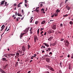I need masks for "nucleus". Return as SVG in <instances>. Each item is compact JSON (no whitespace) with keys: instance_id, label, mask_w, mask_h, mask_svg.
I'll use <instances>...</instances> for the list:
<instances>
[{"instance_id":"412c9836","label":"nucleus","mask_w":73,"mask_h":73,"mask_svg":"<svg viewBox=\"0 0 73 73\" xmlns=\"http://www.w3.org/2000/svg\"><path fill=\"white\" fill-rule=\"evenodd\" d=\"M41 11L42 12H43V13H45V12H44V9L42 8L41 9Z\"/></svg>"},{"instance_id":"de8ad7c7","label":"nucleus","mask_w":73,"mask_h":73,"mask_svg":"<svg viewBox=\"0 0 73 73\" xmlns=\"http://www.w3.org/2000/svg\"><path fill=\"white\" fill-rule=\"evenodd\" d=\"M42 53H45V51L44 50H42Z\"/></svg>"},{"instance_id":"b1692460","label":"nucleus","mask_w":73,"mask_h":73,"mask_svg":"<svg viewBox=\"0 0 73 73\" xmlns=\"http://www.w3.org/2000/svg\"><path fill=\"white\" fill-rule=\"evenodd\" d=\"M57 44V42H55L54 43L52 44V46H54L55 45H56Z\"/></svg>"},{"instance_id":"8fccbe9b","label":"nucleus","mask_w":73,"mask_h":73,"mask_svg":"<svg viewBox=\"0 0 73 73\" xmlns=\"http://www.w3.org/2000/svg\"><path fill=\"white\" fill-rule=\"evenodd\" d=\"M51 32L52 33H54V30H51Z\"/></svg>"},{"instance_id":"603ef678","label":"nucleus","mask_w":73,"mask_h":73,"mask_svg":"<svg viewBox=\"0 0 73 73\" xmlns=\"http://www.w3.org/2000/svg\"><path fill=\"white\" fill-rule=\"evenodd\" d=\"M44 33V32L43 31H42L41 33H40V34L42 35V34L43 33Z\"/></svg>"},{"instance_id":"9b49d317","label":"nucleus","mask_w":73,"mask_h":73,"mask_svg":"<svg viewBox=\"0 0 73 73\" xmlns=\"http://www.w3.org/2000/svg\"><path fill=\"white\" fill-rule=\"evenodd\" d=\"M52 29H54V30L56 29V25H53L52 27Z\"/></svg>"},{"instance_id":"e433bc0d","label":"nucleus","mask_w":73,"mask_h":73,"mask_svg":"<svg viewBox=\"0 0 73 73\" xmlns=\"http://www.w3.org/2000/svg\"><path fill=\"white\" fill-rule=\"evenodd\" d=\"M54 15H55V17H56L57 16H58V14L55 13L54 14Z\"/></svg>"},{"instance_id":"7ed1b4c3","label":"nucleus","mask_w":73,"mask_h":73,"mask_svg":"<svg viewBox=\"0 0 73 73\" xmlns=\"http://www.w3.org/2000/svg\"><path fill=\"white\" fill-rule=\"evenodd\" d=\"M36 40L37 41H38V38L37 36H35L34 38V42H36Z\"/></svg>"},{"instance_id":"2f4dec72","label":"nucleus","mask_w":73,"mask_h":73,"mask_svg":"<svg viewBox=\"0 0 73 73\" xmlns=\"http://www.w3.org/2000/svg\"><path fill=\"white\" fill-rule=\"evenodd\" d=\"M56 12H60V10H59V9H57L56 11Z\"/></svg>"},{"instance_id":"c85d7f7f","label":"nucleus","mask_w":73,"mask_h":73,"mask_svg":"<svg viewBox=\"0 0 73 73\" xmlns=\"http://www.w3.org/2000/svg\"><path fill=\"white\" fill-rule=\"evenodd\" d=\"M17 15L18 16H21V17H22V15H21V14L18 13Z\"/></svg>"},{"instance_id":"13d9d810","label":"nucleus","mask_w":73,"mask_h":73,"mask_svg":"<svg viewBox=\"0 0 73 73\" xmlns=\"http://www.w3.org/2000/svg\"><path fill=\"white\" fill-rule=\"evenodd\" d=\"M5 64H3V65H2V66H3V68L5 67Z\"/></svg>"},{"instance_id":"cd10ccee","label":"nucleus","mask_w":73,"mask_h":73,"mask_svg":"<svg viewBox=\"0 0 73 73\" xmlns=\"http://www.w3.org/2000/svg\"><path fill=\"white\" fill-rule=\"evenodd\" d=\"M69 24H70L71 25H72V24H73V21H70L69 22Z\"/></svg>"},{"instance_id":"338daca9","label":"nucleus","mask_w":73,"mask_h":73,"mask_svg":"<svg viewBox=\"0 0 73 73\" xmlns=\"http://www.w3.org/2000/svg\"><path fill=\"white\" fill-rule=\"evenodd\" d=\"M20 72H21V71H19L18 72H17V73H20Z\"/></svg>"},{"instance_id":"aec40b11","label":"nucleus","mask_w":73,"mask_h":73,"mask_svg":"<svg viewBox=\"0 0 73 73\" xmlns=\"http://www.w3.org/2000/svg\"><path fill=\"white\" fill-rule=\"evenodd\" d=\"M71 64L70 63L69 65V69H71Z\"/></svg>"},{"instance_id":"ddd939ff","label":"nucleus","mask_w":73,"mask_h":73,"mask_svg":"<svg viewBox=\"0 0 73 73\" xmlns=\"http://www.w3.org/2000/svg\"><path fill=\"white\" fill-rule=\"evenodd\" d=\"M2 61H8V60H7L5 58H2Z\"/></svg>"},{"instance_id":"1a4fd4ad","label":"nucleus","mask_w":73,"mask_h":73,"mask_svg":"<svg viewBox=\"0 0 73 73\" xmlns=\"http://www.w3.org/2000/svg\"><path fill=\"white\" fill-rule=\"evenodd\" d=\"M25 34V33H21V34L20 35V38H21V37H23V35H24Z\"/></svg>"},{"instance_id":"5fc2aeb1","label":"nucleus","mask_w":73,"mask_h":73,"mask_svg":"<svg viewBox=\"0 0 73 73\" xmlns=\"http://www.w3.org/2000/svg\"><path fill=\"white\" fill-rule=\"evenodd\" d=\"M59 73H62V72L61 70H59Z\"/></svg>"},{"instance_id":"393cba45","label":"nucleus","mask_w":73,"mask_h":73,"mask_svg":"<svg viewBox=\"0 0 73 73\" xmlns=\"http://www.w3.org/2000/svg\"><path fill=\"white\" fill-rule=\"evenodd\" d=\"M42 48H44V49H45V46H44V45H42V46H41V49H42Z\"/></svg>"},{"instance_id":"052dcab7","label":"nucleus","mask_w":73,"mask_h":73,"mask_svg":"<svg viewBox=\"0 0 73 73\" xmlns=\"http://www.w3.org/2000/svg\"><path fill=\"white\" fill-rule=\"evenodd\" d=\"M25 5L26 7H27V4H25Z\"/></svg>"},{"instance_id":"c756f323","label":"nucleus","mask_w":73,"mask_h":73,"mask_svg":"<svg viewBox=\"0 0 73 73\" xmlns=\"http://www.w3.org/2000/svg\"><path fill=\"white\" fill-rule=\"evenodd\" d=\"M38 21H36L35 22V24H36V25H37V24H38Z\"/></svg>"},{"instance_id":"37998d69","label":"nucleus","mask_w":73,"mask_h":73,"mask_svg":"<svg viewBox=\"0 0 73 73\" xmlns=\"http://www.w3.org/2000/svg\"><path fill=\"white\" fill-rule=\"evenodd\" d=\"M48 50H49V51H50V50H51V49L50 48H47Z\"/></svg>"},{"instance_id":"f8f14e48","label":"nucleus","mask_w":73,"mask_h":73,"mask_svg":"<svg viewBox=\"0 0 73 73\" xmlns=\"http://www.w3.org/2000/svg\"><path fill=\"white\" fill-rule=\"evenodd\" d=\"M4 28H5V26H4V25H3L1 27V31H3V29H4Z\"/></svg>"},{"instance_id":"774afa93","label":"nucleus","mask_w":73,"mask_h":73,"mask_svg":"<svg viewBox=\"0 0 73 73\" xmlns=\"http://www.w3.org/2000/svg\"><path fill=\"white\" fill-rule=\"evenodd\" d=\"M31 71H29L28 72V73H31Z\"/></svg>"},{"instance_id":"6ab92c4d","label":"nucleus","mask_w":73,"mask_h":73,"mask_svg":"<svg viewBox=\"0 0 73 73\" xmlns=\"http://www.w3.org/2000/svg\"><path fill=\"white\" fill-rule=\"evenodd\" d=\"M66 8L67 9H68V10H69V9H70V7L68 6V5L66 6Z\"/></svg>"},{"instance_id":"4be33fe9","label":"nucleus","mask_w":73,"mask_h":73,"mask_svg":"<svg viewBox=\"0 0 73 73\" xmlns=\"http://www.w3.org/2000/svg\"><path fill=\"white\" fill-rule=\"evenodd\" d=\"M5 56V57H7V58H8V57H7V56H8V54H5L4 56Z\"/></svg>"},{"instance_id":"4468645a","label":"nucleus","mask_w":73,"mask_h":73,"mask_svg":"<svg viewBox=\"0 0 73 73\" xmlns=\"http://www.w3.org/2000/svg\"><path fill=\"white\" fill-rule=\"evenodd\" d=\"M23 4L22 2L20 3L18 5H17V7L18 8H19V7H21V5H20V4Z\"/></svg>"},{"instance_id":"39448f33","label":"nucleus","mask_w":73,"mask_h":73,"mask_svg":"<svg viewBox=\"0 0 73 73\" xmlns=\"http://www.w3.org/2000/svg\"><path fill=\"white\" fill-rule=\"evenodd\" d=\"M43 45H44L45 46H47V47H49V45L46 43H43Z\"/></svg>"},{"instance_id":"dca6fc26","label":"nucleus","mask_w":73,"mask_h":73,"mask_svg":"<svg viewBox=\"0 0 73 73\" xmlns=\"http://www.w3.org/2000/svg\"><path fill=\"white\" fill-rule=\"evenodd\" d=\"M46 60L47 62H49V61H50V59H49V58H46Z\"/></svg>"},{"instance_id":"f704fd0d","label":"nucleus","mask_w":73,"mask_h":73,"mask_svg":"<svg viewBox=\"0 0 73 73\" xmlns=\"http://www.w3.org/2000/svg\"><path fill=\"white\" fill-rule=\"evenodd\" d=\"M14 7H16V6H17V5L16 4V3H15V4H14L13 5Z\"/></svg>"},{"instance_id":"bb28decb","label":"nucleus","mask_w":73,"mask_h":73,"mask_svg":"<svg viewBox=\"0 0 73 73\" xmlns=\"http://www.w3.org/2000/svg\"><path fill=\"white\" fill-rule=\"evenodd\" d=\"M31 46L30 45L28 44V48H27L28 50H29V49L31 48Z\"/></svg>"},{"instance_id":"72a5a7b5","label":"nucleus","mask_w":73,"mask_h":73,"mask_svg":"<svg viewBox=\"0 0 73 73\" xmlns=\"http://www.w3.org/2000/svg\"><path fill=\"white\" fill-rule=\"evenodd\" d=\"M8 57H11V54H8Z\"/></svg>"},{"instance_id":"49530a36","label":"nucleus","mask_w":73,"mask_h":73,"mask_svg":"<svg viewBox=\"0 0 73 73\" xmlns=\"http://www.w3.org/2000/svg\"><path fill=\"white\" fill-rule=\"evenodd\" d=\"M39 10H38L37 9H36V11L38 13V12Z\"/></svg>"},{"instance_id":"4d7b16f0","label":"nucleus","mask_w":73,"mask_h":73,"mask_svg":"<svg viewBox=\"0 0 73 73\" xmlns=\"http://www.w3.org/2000/svg\"><path fill=\"white\" fill-rule=\"evenodd\" d=\"M60 66H61V65H62V62H60Z\"/></svg>"},{"instance_id":"3c124183","label":"nucleus","mask_w":73,"mask_h":73,"mask_svg":"<svg viewBox=\"0 0 73 73\" xmlns=\"http://www.w3.org/2000/svg\"><path fill=\"white\" fill-rule=\"evenodd\" d=\"M60 26L61 27H62L63 26L62 24L61 23L60 24Z\"/></svg>"},{"instance_id":"e2e57ef3","label":"nucleus","mask_w":73,"mask_h":73,"mask_svg":"<svg viewBox=\"0 0 73 73\" xmlns=\"http://www.w3.org/2000/svg\"><path fill=\"white\" fill-rule=\"evenodd\" d=\"M71 58H73V55H72V56H71Z\"/></svg>"},{"instance_id":"20e7f679","label":"nucleus","mask_w":73,"mask_h":73,"mask_svg":"<svg viewBox=\"0 0 73 73\" xmlns=\"http://www.w3.org/2000/svg\"><path fill=\"white\" fill-rule=\"evenodd\" d=\"M22 49L23 50V51L25 52V50H26V48L25 47V46H23L22 47Z\"/></svg>"},{"instance_id":"6e6d98bb","label":"nucleus","mask_w":73,"mask_h":73,"mask_svg":"<svg viewBox=\"0 0 73 73\" xmlns=\"http://www.w3.org/2000/svg\"><path fill=\"white\" fill-rule=\"evenodd\" d=\"M46 35V32L44 33V35Z\"/></svg>"},{"instance_id":"7c9ffc66","label":"nucleus","mask_w":73,"mask_h":73,"mask_svg":"<svg viewBox=\"0 0 73 73\" xmlns=\"http://www.w3.org/2000/svg\"><path fill=\"white\" fill-rule=\"evenodd\" d=\"M48 33L49 34H51L52 33V31L50 30L48 31Z\"/></svg>"},{"instance_id":"680f3d73","label":"nucleus","mask_w":73,"mask_h":73,"mask_svg":"<svg viewBox=\"0 0 73 73\" xmlns=\"http://www.w3.org/2000/svg\"><path fill=\"white\" fill-rule=\"evenodd\" d=\"M54 15H52L51 16V17H54Z\"/></svg>"},{"instance_id":"2eb2a0df","label":"nucleus","mask_w":73,"mask_h":73,"mask_svg":"<svg viewBox=\"0 0 73 73\" xmlns=\"http://www.w3.org/2000/svg\"><path fill=\"white\" fill-rule=\"evenodd\" d=\"M53 37L52 36H51L48 39V40L49 41H50V40H51L52 39H53Z\"/></svg>"},{"instance_id":"a211bd4d","label":"nucleus","mask_w":73,"mask_h":73,"mask_svg":"<svg viewBox=\"0 0 73 73\" xmlns=\"http://www.w3.org/2000/svg\"><path fill=\"white\" fill-rule=\"evenodd\" d=\"M39 30H40V29H38L37 31V33L38 36H39Z\"/></svg>"},{"instance_id":"0eeeda50","label":"nucleus","mask_w":73,"mask_h":73,"mask_svg":"<svg viewBox=\"0 0 73 73\" xmlns=\"http://www.w3.org/2000/svg\"><path fill=\"white\" fill-rule=\"evenodd\" d=\"M32 29H33V28L31 27V29L30 30V34H32L33 33V30H32Z\"/></svg>"},{"instance_id":"a19ab883","label":"nucleus","mask_w":73,"mask_h":73,"mask_svg":"<svg viewBox=\"0 0 73 73\" xmlns=\"http://www.w3.org/2000/svg\"><path fill=\"white\" fill-rule=\"evenodd\" d=\"M11 29V28H10V27L7 30V31H9Z\"/></svg>"},{"instance_id":"bf43d9fd","label":"nucleus","mask_w":73,"mask_h":73,"mask_svg":"<svg viewBox=\"0 0 73 73\" xmlns=\"http://www.w3.org/2000/svg\"><path fill=\"white\" fill-rule=\"evenodd\" d=\"M31 59H32V60H33V58H34L33 57V56H32L31 58Z\"/></svg>"},{"instance_id":"58836bf2","label":"nucleus","mask_w":73,"mask_h":73,"mask_svg":"<svg viewBox=\"0 0 73 73\" xmlns=\"http://www.w3.org/2000/svg\"><path fill=\"white\" fill-rule=\"evenodd\" d=\"M11 56H15V54H11Z\"/></svg>"},{"instance_id":"423d86ee","label":"nucleus","mask_w":73,"mask_h":73,"mask_svg":"<svg viewBox=\"0 0 73 73\" xmlns=\"http://www.w3.org/2000/svg\"><path fill=\"white\" fill-rule=\"evenodd\" d=\"M49 69V70H51V71H52L53 72H54V70L53 68L50 66Z\"/></svg>"},{"instance_id":"c03bdc74","label":"nucleus","mask_w":73,"mask_h":73,"mask_svg":"<svg viewBox=\"0 0 73 73\" xmlns=\"http://www.w3.org/2000/svg\"><path fill=\"white\" fill-rule=\"evenodd\" d=\"M64 39L62 38L60 40V41H64Z\"/></svg>"},{"instance_id":"f03ea898","label":"nucleus","mask_w":73,"mask_h":73,"mask_svg":"<svg viewBox=\"0 0 73 73\" xmlns=\"http://www.w3.org/2000/svg\"><path fill=\"white\" fill-rule=\"evenodd\" d=\"M66 43H65V44L66 45V46H67V47H68L69 46V42L68 41V40H66Z\"/></svg>"},{"instance_id":"79ce46f5","label":"nucleus","mask_w":73,"mask_h":73,"mask_svg":"<svg viewBox=\"0 0 73 73\" xmlns=\"http://www.w3.org/2000/svg\"><path fill=\"white\" fill-rule=\"evenodd\" d=\"M42 30L43 31L44 30V28H41L40 29V31H42Z\"/></svg>"},{"instance_id":"5701e85b","label":"nucleus","mask_w":73,"mask_h":73,"mask_svg":"<svg viewBox=\"0 0 73 73\" xmlns=\"http://www.w3.org/2000/svg\"><path fill=\"white\" fill-rule=\"evenodd\" d=\"M45 21H43L42 22H41V24H45Z\"/></svg>"},{"instance_id":"a18cd8bd","label":"nucleus","mask_w":73,"mask_h":73,"mask_svg":"<svg viewBox=\"0 0 73 73\" xmlns=\"http://www.w3.org/2000/svg\"><path fill=\"white\" fill-rule=\"evenodd\" d=\"M8 66V64H6L5 66V68H7V66Z\"/></svg>"},{"instance_id":"0e129e2a","label":"nucleus","mask_w":73,"mask_h":73,"mask_svg":"<svg viewBox=\"0 0 73 73\" xmlns=\"http://www.w3.org/2000/svg\"><path fill=\"white\" fill-rule=\"evenodd\" d=\"M7 2H5V5H7Z\"/></svg>"},{"instance_id":"a878e982","label":"nucleus","mask_w":73,"mask_h":73,"mask_svg":"<svg viewBox=\"0 0 73 73\" xmlns=\"http://www.w3.org/2000/svg\"><path fill=\"white\" fill-rule=\"evenodd\" d=\"M44 57H49V55H48V54H46L44 56Z\"/></svg>"},{"instance_id":"f257e3e1","label":"nucleus","mask_w":73,"mask_h":73,"mask_svg":"<svg viewBox=\"0 0 73 73\" xmlns=\"http://www.w3.org/2000/svg\"><path fill=\"white\" fill-rule=\"evenodd\" d=\"M21 53V51H18L17 52L16 55L15 56V57H17L20 56V53Z\"/></svg>"},{"instance_id":"864d4df0","label":"nucleus","mask_w":73,"mask_h":73,"mask_svg":"<svg viewBox=\"0 0 73 73\" xmlns=\"http://www.w3.org/2000/svg\"><path fill=\"white\" fill-rule=\"evenodd\" d=\"M67 57H68V58H69V57H70V55H69V54H68V55Z\"/></svg>"},{"instance_id":"4c0bfd02","label":"nucleus","mask_w":73,"mask_h":73,"mask_svg":"<svg viewBox=\"0 0 73 73\" xmlns=\"http://www.w3.org/2000/svg\"><path fill=\"white\" fill-rule=\"evenodd\" d=\"M49 54L50 55V54H51V55H52V54H53V53H52V52H50L49 53Z\"/></svg>"},{"instance_id":"ea45409f","label":"nucleus","mask_w":73,"mask_h":73,"mask_svg":"<svg viewBox=\"0 0 73 73\" xmlns=\"http://www.w3.org/2000/svg\"><path fill=\"white\" fill-rule=\"evenodd\" d=\"M42 5H43L42 4V3H41L40 5V7H42Z\"/></svg>"},{"instance_id":"6e6552de","label":"nucleus","mask_w":73,"mask_h":73,"mask_svg":"<svg viewBox=\"0 0 73 73\" xmlns=\"http://www.w3.org/2000/svg\"><path fill=\"white\" fill-rule=\"evenodd\" d=\"M5 1H2L1 2H0V5H3V4H4V3H5Z\"/></svg>"},{"instance_id":"c9c22d12","label":"nucleus","mask_w":73,"mask_h":73,"mask_svg":"<svg viewBox=\"0 0 73 73\" xmlns=\"http://www.w3.org/2000/svg\"><path fill=\"white\" fill-rule=\"evenodd\" d=\"M18 63H19L18 62H16V64H15V66H18Z\"/></svg>"},{"instance_id":"f3484780","label":"nucleus","mask_w":73,"mask_h":73,"mask_svg":"<svg viewBox=\"0 0 73 73\" xmlns=\"http://www.w3.org/2000/svg\"><path fill=\"white\" fill-rule=\"evenodd\" d=\"M45 67H46V68H48V69H49L50 66L48 65H47L45 66Z\"/></svg>"},{"instance_id":"9d476101","label":"nucleus","mask_w":73,"mask_h":73,"mask_svg":"<svg viewBox=\"0 0 73 73\" xmlns=\"http://www.w3.org/2000/svg\"><path fill=\"white\" fill-rule=\"evenodd\" d=\"M30 28V27H29L27 28L25 30V32H26V33H27V32H28L29 31V29Z\"/></svg>"},{"instance_id":"09e8293b","label":"nucleus","mask_w":73,"mask_h":73,"mask_svg":"<svg viewBox=\"0 0 73 73\" xmlns=\"http://www.w3.org/2000/svg\"><path fill=\"white\" fill-rule=\"evenodd\" d=\"M25 3H27V0H25Z\"/></svg>"},{"instance_id":"69168bd1","label":"nucleus","mask_w":73,"mask_h":73,"mask_svg":"<svg viewBox=\"0 0 73 73\" xmlns=\"http://www.w3.org/2000/svg\"><path fill=\"white\" fill-rule=\"evenodd\" d=\"M60 57H61V58H62V57H63V56H60Z\"/></svg>"},{"instance_id":"473e14b6","label":"nucleus","mask_w":73,"mask_h":73,"mask_svg":"<svg viewBox=\"0 0 73 73\" xmlns=\"http://www.w3.org/2000/svg\"><path fill=\"white\" fill-rule=\"evenodd\" d=\"M67 16H68V14L63 15V17H67Z\"/></svg>"}]
</instances>
